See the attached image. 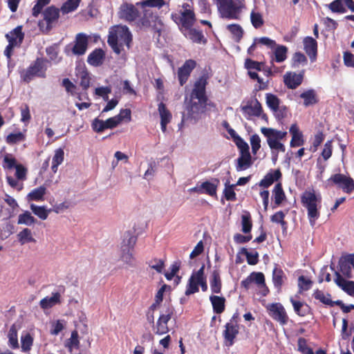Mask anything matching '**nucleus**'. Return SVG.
<instances>
[{
	"label": "nucleus",
	"instance_id": "f03ea898",
	"mask_svg": "<svg viewBox=\"0 0 354 354\" xmlns=\"http://www.w3.org/2000/svg\"><path fill=\"white\" fill-rule=\"evenodd\" d=\"M131 41L132 35L126 26L118 25L110 29L107 42L116 54L121 53L124 46L129 49Z\"/></svg>",
	"mask_w": 354,
	"mask_h": 354
},
{
	"label": "nucleus",
	"instance_id": "0eeeda50",
	"mask_svg": "<svg viewBox=\"0 0 354 354\" xmlns=\"http://www.w3.org/2000/svg\"><path fill=\"white\" fill-rule=\"evenodd\" d=\"M261 131L266 138L268 145L271 150H280L282 152L286 151L284 145L280 141L286 136V131L267 127H262Z\"/></svg>",
	"mask_w": 354,
	"mask_h": 354
},
{
	"label": "nucleus",
	"instance_id": "1a4fd4ad",
	"mask_svg": "<svg viewBox=\"0 0 354 354\" xmlns=\"http://www.w3.org/2000/svg\"><path fill=\"white\" fill-rule=\"evenodd\" d=\"M207 98L192 97L186 106L187 113L183 115V120H196L200 115L205 111L206 107Z\"/></svg>",
	"mask_w": 354,
	"mask_h": 354
},
{
	"label": "nucleus",
	"instance_id": "7ed1b4c3",
	"mask_svg": "<svg viewBox=\"0 0 354 354\" xmlns=\"http://www.w3.org/2000/svg\"><path fill=\"white\" fill-rule=\"evenodd\" d=\"M301 202L307 209L310 225L314 226L320 215L319 206H320L321 197L316 195L314 192L306 191L301 196Z\"/></svg>",
	"mask_w": 354,
	"mask_h": 354
},
{
	"label": "nucleus",
	"instance_id": "5fc2aeb1",
	"mask_svg": "<svg viewBox=\"0 0 354 354\" xmlns=\"http://www.w3.org/2000/svg\"><path fill=\"white\" fill-rule=\"evenodd\" d=\"M250 20L252 26L255 28H260L264 23L261 14L254 10H252L250 13Z\"/></svg>",
	"mask_w": 354,
	"mask_h": 354
},
{
	"label": "nucleus",
	"instance_id": "4c0bfd02",
	"mask_svg": "<svg viewBox=\"0 0 354 354\" xmlns=\"http://www.w3.org/2000/svg\"><path fill=\"white\" fill-rule=\"evenodd\" d=\"M214 182L205 181L201 185V191H203V194H208L211 196H214L216 194V188L219 184L218 179H214Z\"/></svg>",
	"mask_w": 354,
	"mask_h": 354
},
{
	"label": "nucleus",
	"instance_id": "7c9ffc66",
	"mask_svg": "<svg viewBox=\"0 0 354 354\" xmlns=\"http://www.w3.org/2000/svg\"><path fill=\"white\" fill-rule=\"evenodd\" d=\"M59 303H60V294L59 292H53L51 297H46L42 299L39 302V305L42 309H48Z\"/></svg>",
	"mask_w": 354,
	"mask_h": 354
},
{
	"label": "nucleus",
	"instance_id": "de8ad7c7",
	"mask_svg": "<svg viewBox=\"0 0 354 354\" xmlns=\"http://www.w3.org/2000/svg\"><path fill=\"white\" fill-rule=\"evenodd\" d=\"M81 0H67L61 7V11L63 14H67L68 12L75 10Z\"/></svg>",
	"mask_w": 354,
	"mask_h": 354
},
{
	"label": "nucleus",
	"instance_id": "a878e982",
	"mask_svg": "<svg viewBox=\"0 0 354 354\" xmlns=\"http://www.w3.org/2000/svg\"><path fill=\"white\" fill-rule=\"evenodd\" d=\"M281 177V173L279 169L271 171L268 173L259 182V186L267 188L270 187L274 181L278 180Z\"/></svg>",
	"mask_w": 354,
	"mask_h": 354
},
{
	"label": "nucleus",
	"instance_id": "e433bc0d",
	"mask_svg": "<svg viewBox=\"0 0 354 354\" xmlns=\"http://www.w3.org/2000/svg\"><path fill=\"white\" fill-rule=\"evenodd\" d=\"M64 151L62 148H58L55 150V153L52 159L51 169L53 173H56L58 169V167L64 162Z\"/></svg>",
	"mask_w": 354,
	"mask_h": 354
},
{
	"label": "nucleus",
	"instance_id": "052dcab7",
	"mask_svg": "<svg viewBox=\"0 0 354 354\" xmlns=\"http://www.w3.org/2000/svg\"><path fill=\"white\" fill-rule=\"evenodd\" d=\"M25 136L21 133H10L6 137V142L10 145L16 144L24 140Z\"/></svg>",
	"mask_w": 354,
	"mask_h": 354
},
{
	"label": "nucleus",
	"instance_id": "9d476101",
	"mask_svg": "<svg viewBox=\"0 0 354 354\" xmlns=\"http://www.w3.org/2000/svg\"><path fill=\"white\" fill-rule=\"evenodd\" d=\"M48 62L43 59H37L35 63L30 65L26 71L21 73V77L26 82H29L35 76L44 77Z\"/></svg>",
	"mask_w": 354,
	"mask_h": 354
},
{
	"label": "nucleus",
	"instance_id": "09e8293b",
	"mask_svg": "<svg viewBox=\"0 0 354 354\" xmlns=\"http://www.w3.org/2000/svg\"><path fill=\"white\" fill-rule=\"evenodd\" d=\"M77 76V79L80 80V84L84 89H86L89 87L90 77L86 71L83 69L79 70Z\"/></svg>",
	"mask_w": 354,
	"mask_h": 354
},
{
	"label": "nucleus",
	"instance_id": "412c9836",
	"mask_svg": "<svg viewBox=\"0 0 354 354\" xmlns=\"http://www.w3.org/2000/svg\"><path fill=\"white\" fill-rule=\"evenodd\" d=\"M171 311L168 310L166 314H162L159 317L154 328L156 334L162 335L169 331L167 323L171 319Z\"/></svg>",
	"mask_w": 354,
	"mask_h": 354
},
{
	"label": "nucleus",
	"instance_id": "a211bd4d",
	"mask_svg": "<svg viewBox=\"0 0 354 354\" xmlns=\"http://www.w3.org/2000/svg\"><path fill=\"white\" fill-rule=\"evenodd\" d=\"M304 71L300 73L295 72H287L283 76V82L285 85L291 89L298 87L303 81Z\"/></svg>",
	"mask_w": 354,
	"mask_h": 354
},
{
	"label": "nucleus",
	"instance_id": "f3484780",
	"mask_svg": "<svg viewBox=\"0 0 354 354\" xmlns=\"http://www.w3.org/2000/svg\"><path fill=\"white\" fill-rule=\"evenodd\" d=\"M139 12L138 9L132 4L124 3L121 6L119 15L129 22L135 21L138 17Z\"/></svg>",
	"mask_w": 354,
	"mask_h": 354
},
{
	"label": "nucleus",
	"instance_id": "b1692460",
	"mask_svg": "<svg viewBox=\"0 0 354 354\" xmlns=\"http://www.w3.org/2000/svg\"><path fill=\"white\" fill-rule=\"evenodd\" d=\"M304 48L310 60L313 62L317 56V42L311 37H306L304 39Z\"/></svg>",
	"mask_w": 354,
	"mask_h": 354
},
{
	"label": "nucleus",
	"instance_id": "f704fd0d",
	"mask_svg": "<svg viewBox=\"0 0 354 354\" xmlns=\"http://www.w3.org/2000/svg\"><path fill=\"white\" fill-rule=\"evenodd\" d=\"M104 57V51L100 48L95 49L88 55L87 62L91 65L97 66L102 64Z\"/></svg>",
	"mask_w": 354,
	"mask_h": 354
},
{
	"label": "nucleus",
	"instance_id": "13d9d810",
	"mask_svg": "<svg viewBox=\"0 0 354 354\" xmlns=\"http://www.w3.org/2000/svg\"><path fill=\"white\" fill-rule=\"evenodd\" d=\"M33 342V339L30 334H26L21 336V349L23 352H28L31 349Z\"/></svg>",
	"mask_w": 354,
	"mask_h": 354
},
{
	"label": "nucleus",
	"instance_id": "ea45409f",
	"mask_svg": "<svg viewBox=\"0 0 354 354\" xmlns=\"http://www.w3.org/2000/svg\"><path fill=\"white\" fill-rule=\"evenodd\" d=\"M272 197L274 198L275 205L277 206L280 205L286 199V195L280 183L276 184L272 190Z\"/></svg>",
	"mask_w": 354,
	"mask_h": 354
},
{
	"label": "nucleus",
	"instance_id": "ddd939ff",
	"mask_svg": "<svg viewBox=\"0 0 354 354\" xmlns=\"http://www.w3.org/2000/svg\"><path fill=\"white\" fill-rule=\"evenodd\" d=\"M161 21L151 9L143 10V16L140 19L138 25L143 28H156Z\"/></svg>",
	"mask_w": 354,
	"mask_h": 354
},
{
	"label": "nucleus",
	"instance_id": "dca6fc26",
	"mask_svg": "<svg viewBox=\"0 0 354 354\" xmlns=\"http://www.w3.org/2000/svg\"><path fill=\"white\" fill-rule=\"evenodd\" d=\"M241 109L248 120H250L252 117H259L263 111L261 104L257 99L248 102L246 105L241 106Z\"/></svg>",
	"mask_w": 354,
	"mask_h": 354
},
{
	"label": "nucleus",
	"instance_id": "a19ab883",
	"mask_svg": "<svg viewBox=\"0 0 354 354\" xmlns=\"http://www.w3.org/2000/svg\"><path fill=\"white\" fill-rule=\"evenodd\" d=\"M46 192V187L41 185L32 189L28 194V198L30 201H42Z\"/></svg>",
	"mask_w": 354,
	"mask_h": 354
},
{
	"label": "nucleus",
	"instance_id": "a18cd8bd",
	"mask_svg": "<svg viewBox=\"0 0 354 354\" xmlns=\"http://www.w3.org/2000/svg\"><path fill=\"white\" fill-rule=\"evenodd\" d=\"M9 346L13 349L19 348V343L17 339V330L16 326L12 325L8 332V335Z\"/></svg>",
	"mask_w": 354,
	"mask_h": 354
},
{
	"label": "nucleus",
	"instance_id": "58836bf2",
	"mask_svg": "<svg viewBox=\"0 0 354 354\" xmlns=\"http://www.w3.org/2000/svg\"><path fill=\"white\" fill-rule=\"evenodd\" d=\"M211 290L214 293H219L221 290V280L219 271L215 270L212 272L210 280Z\"/></svg>",
	"mask_w": 354,
	"mask_h": 354
},
{
	"label": "nucleus",
	"instance_id": "c756f323",
	"mask_svg": "<svg viewBox=\"0 0 354 354\" xmlns=\"http://www.w3.org/2000/svg\"><path fill=\"white\" fill-rule=\"evenodd\" d=\"M273 49L272 62L274 61L278 63H281L287 59L288 48L286 46L276 44Z\"/></svg>",
	"mask_w": 354,
	"mask_h": 354
},
{
	"label": "nucleus",
	"instance_id": "6e6d98bb",
	"mask_svg": "<svg viewBox=\"0 0 354 354\" xmlns=\"http://www.w3.org/2000/svg\"><path fill=\"white\" fill-rule=\"evenodd\" d=\"M333 12L344 13L346 11L343 0H335L328 5Z\"/></svg>",
	"mask_w": 354,
	"mask_h": 354
},
{
	"label": "nucleus",
	"instance_id": "bf43d9fd",
	"mask_svg": "<svg viewBox=\"0 0 354 354\" xmlns=\"http://www.w3.org/2000/svg\"><path fill=\"white\" fill-rule=\"evenodd\" d=\"M151 268L155 270L157 272L161 273L164 268L165 264L162 259H153L147 263Z\"/></svg>",
	"mask_w": 354,
	"mask_h": 354
},
{
	"label": "nucleus",
	"instance_id": "9b49d317",
	"mask_svg": "<svg viewBox=\"0 0 354 354\" xmlns=\"http://www.w3.org/2000/svg\"><path fill=\"white\" fill-rule=\"evenodd\" d=\"M61 9H58L54 6H51L46 8L43 15V21H40L39 25L41 28H44L45 32L50 31L58 21L59 17V12Z\"/></svg>",
	"mask_w": 354,
	"mask_h": 354
},
{
	"label": "nucleus",
	"instance_id": "49530a36",
	"mask_svg": "<svg viewBox=\"0 0 354 354\" xmlns=\"http://www.w3.org/2000/svg\"><path fill=\"white\" fill-rule=\"evenodd\" d=\"M239 254H244L246 257L247 262L249 265H256L259 261V253L257 252H248L245 248H242Z\"/></svg>",
	"mask_w": 354,
	"mask_h": 354
},
{
	"label": "nucleus",
	"instance_id": "603ef678",
	"mask_svg": "<svg viewBox=\"0 0 354 354\" xmlns=\"http://www.w3.org/2000/svg\"><path fill=\"white\" fill-rule=\"evenodd\" d=\"M235 185H229V181L225 184L223 194L227 201H234L236 199V194L234 191Z\"/></svg>",
	"mask_w": 354,
	"mask_h": 354
},
{
	"label": "nucleus",
	"instance_id": "6e6552de",
	"mask_svg": "<svg viewBox=\"0 0 354 354\" xmlns=\"http://www.w3.org/2000/svg\"><path fill=\"white\" fill-rule=\"evenodd\" d=\"M204 269L205 266L203 265L197 272H193L191 275L185 292L187 296L198 292L199 290L198 286H201L202 290L204 292L207 290L206 279L204 276Z\"/></svg>",
	"mask_w": 354,
	"mask_h": 354
},
{
	"label": "nucleus",
	"instance_id": "4468645a",
	"mask_svg": "<svg viewBox=\"0 0 354 354\" xmlns=\"http://www.w3.org/2000/svg\"><path fill=\"white\" fill-rule=\"evenodd\" d=\"M270 315L281 325H285L288 323V317L285 308L280 303H273L267 306Z\"/></svg>",
	"mask_w": 354,
	"mask_h": 354
},
{
	"label": "nucleus",
	"instance_id": "2f4dec72",
	"mask_svg": "<svg viewBox=\"0 0 354 354\" xmlns=\"http://www.w3.org/2000/svg\"><path fill=\"white\" fill-rule=\"evenodd\" d=\"M290 302L293 306L295 312L301 317H304L310 313V306L304 302L296 301L290 298Z\"/></svg>",
	"mask_w": 354,
	"mask_h": 354
},
{
	"label": "nucleus",
	"instance_id": "0e129e2a",
	"mask_svg": "<svg viewBox=\"0 0 354 354\" xmlns=\"http://www.w3.org/2000/svg\"><path fill=\"white\" fill-rule=\"evenodd\" d=\"M339 269L340 272L342 273V274L347 277V278H351V268L349 266V263L346 261V260L344 259L343 260H341L339 261Z\"/></svg>",
	"mask_w": 354,
	"mask_h": 354
},
{
	"label": "nucleus",
	"instance_id": "69168bd1",
	"mask_svg": "<svg viewBox=\"0 0 354 354\" xmlns=\"http://www.w3.org/2000/svg\"><path fill=\"white\" fill-rule=\"evenodd\" d=\"M298 350L303 354L314 353L313 349L308 346L306 340L303 337L298 339Z\"/></svg>",
	"mask_w": 354,
	"mask_h": 354
},
{
	"label": "nucleus",
	"instance_id": "c85d7f7f",
	"mask_svg": "<svg viewBox=\"0 0 354 354\" xmlns=\"http://www.w3.org/2000/svg\"><path fill=\"white\" fill-rule=\"evenodd\" d=\"M252 165L250 153L240 155L236 159V170L241 171L250 168Z\"/></svg>",
	"mask_w": 354,
	"mask_h": 354
},
{
	"label": "nucleus",
	"instance_id": "f257e3e1",
	"mask_svg": "<svg viewBox=\"0 0 354 354\" xmlns=\"http://www.w3.org/2000/svg\"><path fill=\"white\" fill-rule=\"evenodd\" d=\"M2 167L6 171L15 169V178L7 174L6 181L12 188L21 191L23 189V183H20V181L23 182L26 180L28 174L27 168L22 164L18 163L15 156L9 153H5L3 154Z\"/></svg>",
	"mask_w": 354,
	"mask_h": 354
},
{
	"label": "nucleus",
	"instance_id": "79ce46f5",
	"mask_svg": "<svg viewBox=\"0 0 354 354\" xmlns=\"http://www.w3.org/2000/svg\"><path fill=\"white\" fill-rule=\"evenodd\" d=\"M30 208L32 213L38 216L41 220H46L51 209H47L45 206H39L35 204H31Z\"/></svg>",
	"mask_w": 354,
	"mask_h": 354
},
{
	"label": "nucleus",
	"instance_id": "473e14b6",
	"mask_svg": "<svg viewBox=\"0 0 354 354\" xmlns=\"http://www.w3.org/2000/svg\"><path fill=\"white\" fill-rule=\"evenodd\" d=\"M17 237L21 245L36 242L35 239L33 237L31 230L28 227L24 228L22 230H21L17 234Z\"/></svg>",
	"mask_w": 354,
	"mask_h": 354
},
{
	"label": "nucleus",
	"instance_id": "5701e85b",
	"mask_svg": "<svg viewBox=\"0 0 354 354\" xmlns=\"http://www.w3.org/2000/svg\"><path fill=\"white\" fill-rule=\"evenodd\" d=\"M207 83L206 77L204 76L200 77L194 83V86L190 96L192 97H202V99L207 98L205 95Z\"/></svg>",
	"mask_w": 354,
	"mask_h": 354
},
{
	"label": "nucleus",
	"instance_id": "39448f33",
	"mask_svg": "<svg viewBox=\"0 0 354 354\" xmlns=\"http://www.w3.org/2000/svg\"><path fill=\"white\" fill-rule=\"evenodd\" d=\"M124 236L120 258L126 268H134L137 263L136 259L133 256V247L136 242V238L129 233L125 234Z\"/></svg>",
	"mask_w": 354,
	"mask_h": 354
},
{
	"label": "nucleus",
	"instance_id": "774afa93",
	"mask_svg": "<svg viewBox=\"0 0 354 354\" xmlns=\"http://www.w3.org/2000/svg\"><path fill=\"white\" fill-rule=\"evenodd\" d=\"M292 62V66L297 67L300 64H306L307 63V59L303 53L297 52L294 54Z\"/></svg>",
	"mask_w": 354,
	"mask_h": 354
},
{
	"label": "nucleus",
	"instance_id": "e2e57ef3",
	"mask_svg": "<svg viewBox=\"0 0 354 354\" xmlns=\"http://www.w3.org/2000/svg\"><path fill=\"white\" fill-rule=\"evenodd\" d=\"M50 2V0H37L36 4L32 8V15L35 17L41 13L43 8L48 5Z\"/></svg>",
	"mask_w": 354,
	"mask_h": 354
},
{
	"label": "nucleus",
	"instance_id": "680f3d73",
	"mask_svg": "<svg viewBox=\"0 0 354 354\" xmlns=\"http://www.w3.org/2000/svg\"><path fill=\"white\" fill-rule=\"evenodd\" d=\"M242 232L245 234L249 233L252 229V221L249 215H242L241 216Z\"/></svg>",
	"mask_w": 354,
	"mask_h": 354
},
{
	"label": "nucleus",
	"instance_id": "2eb2a0df",
	"mask_svg": "<svg viewBox=\"0 0 354 354\" xmlns=\"http://www.w3.org/2000/svg\"><path fill=\"white\" fill-rule=\"evenodd\" d=\"M237 317V314H234L232 316L230 322L225 324V329L223 331L224 338L228 342L229 346H232L234 344V340L239 333V326L236 322Z\"/></svg>",
	"mask_w": 354,
	"mask_h": 354
},
{
	"label": "nucleus",
	"instance_id": "20e7f679",
	"mask_svg": "<svg viewBox=\"0 0 354 354\" xmlns=\"http://www.w3.org/2000/svg\"><path fill=\"white\" fill-rule=\"evenodd\" d=\"M218 9L223 17L238 19L245 8V0H216Z\"/></svg>",
	"mask_w": 354,
	"mask_h": 354
},
{
	"label": "nucleus",
	"instance_id": "8fccbe9b",
	"mask_svg": "<svg viewBox=\"0 0 354 354\" xmlns=\"http://www.w3.org/2000/svg\"><path fill=\"white\" fill-rule=\"evenodd\" d=\"M266 100L268 106L274 111L280 105V100L277 95L272 93H267L266 95Z\"/></svg>",
	"mask_w": 354,
	"mask_h": 354
},
{
	"label": "nucleus",
	"instance_id": "6ab92c4d",
	"mask_svg": "<svg viewBox=\"0 0 354 354\" xmlns=\"http://www.w3.org/2000/svg\"><path fill=\"white\" fill-rule=\"evenodd\" d=\"M196 63L193 59L185 61L184 64L179 68L178 71V76L180 84L183 86L187 80L192 70L196 67Z\"/></svg>",
	"mask_w": 354,
	"mask_h": 354
},
{
	"label": "nucleus",
	"instance_id": "cd10ccee",
	"mask_svg": "<svg viewBox=\"0 0 354 354\" xmlns=\"http://www.w3.org/2000/svg\"><path fill=\"white\" fill-rule=\"evenodd\" d=\"M300 97L304 100L305 106H313L318 102V97L314 89H308L300 94Z\"/></svg>",
	"mask_w": 354,
	"mask_h": 354
},
{
	"label": "nucleus",
	"instance_id": "4be33fe9",
	"mask_svg": "<svg viewBox=\"0 0 354 354\" xmlns=\"http://www.w3.org/2000/svg\"><path fill=\"white\" fill-rule=\"evenodd\" d=\"M88 38L84 33H78L76 35L75 44L73 48L75 55H84L87 49Z\"/></svg>",
	"mask_w": 354,
	"mask_h": 354
},
{
	"label": "nucleus",
	"instance_id": "c9c22d12",
	"mask_svg": "<svg viewBox=\"0 0 354 354\" xmlns=\"http://www.w3.org/2000/svg\"><path fill=\"white\" fill-rule=\"evenodd\" d=\"M37 221V219L32 215L31 212L27 210L19 214L17 218L18 225H24L26 226L34 225Z\"/></svg>",
	"mask_w": 354,
	"mask_h": 354
},
{
	"label": "nucleus",
	"instance_id": "3c124183",
	"mask_svg": "<svg viewBox=\"0 0 354 354\" xmlns=\"http://www.w3.org/2000/svg\"><path fill=\"white\" fill-rule=\"evenodd\" d=\"M66 346L68 348L70 351H72L73 348H79L80 346V341L78 333L77 330H73L71 333V337L68 339Z\"/></svg>",
	"mask_w": 354,
	"mask_h": 354
},
{
	"label": "nucleus",
	"instance_id": "338daca9",
	"mask_svg": "<svg viewBox=\"0 0 354 354\" xmlns=\"http://www.w3.org/2000/svg\"><path fill=\"white\" fill-rule=\"evenodd\" d=\"M250 141L252 152L253 154H256L261 147V139L257 134H254L250 137Z\"/></svg>",
	"mask_w": 354,
	"mask_h": 354
},
{
	"label": "nucleus",
	"instance_id": "aec40b11",
	"mask_svg": "<svg viewBox=\"0 0 354 354\" xmlns=\"http://www.w3.org/2000/svg\"><path fill=\"white\" fill-rule=\"evenodd\" d=\"M181 32L186 38L189 39L194 43L203 44L207 43L206 38L205 37L203 32L200 30L190 27L185 30H183Z\"/></svg>",
	"mask_w": 354,
	"mask_h": 354
},
{
	"label": "nucleus",
	"instance_id": "4d7b16f0",
	"mask_svg": "<svg viewBox=\"0 0 354 354\" xmlns=\"http://www.w3.org/2000/svg\"><path fill=\"white\" fill-rule=\"evenodd\" d=\"M314 297L316 299L319 300L321 302L330 306H333L334 303L330 298V295H325L322 291L316 290L314 293Z\"/></svg>",
	"mask_w": 354,
	"mask_h": 354
},
{
	"label": "nucleus",
	"instance_id": "37998d69",
	"mask_svg": "<svg viewBox=\"0 0 354 354\" xmlns=\"http://www.w3.org/2000/svg\"><path fill=\"white\" fill-rule=\"evenodd\" d=\"M285 278L283 271L276 266L272 272V281L274 286L279 289L283 283Z\"/></svg>",
	"mask_w": 354,
	"mask_h": 354
},
{
	"label": "nucleus",
	"instance_id": "72a5a7b5",
	"mask_svg": "<svg viewBox=\"0 0 354 354\" xmlns=\"http://www.w3.org/2000/svg\"><path fill=\"white\" fill-rule=\"evenodd\" d=\"M213 310L216 314L222 313L225 310V299L223 297L212 295L209 297Z\"/></svg>",
	"mask_w": 354,
	"mask_h": 354
},
{
	"label": "nucleus",
	"instance_id": "393cba45",
	"mask_svg": "<svg viewBox=\"0 0 354 354\" xmlns=\"http://www.w3.org/2000/svg\"><path fill=\"white\" fill-rule=\"evenodd\" d=\"M158 112L160 117L161 129L163 132H165L167 129V124L171 121V114L166 108L165 104L162 102H160L158 104Z\"/></svg>",
	"mask_w": 354,
	"mask_h": 354
},
{
	"label": "nucleus",
	"instance_id": "f8f14e48",
	"mask_svg": "<svg viewBox=\"0 0 354 354\" xmlns=\"http://www.w3.org/2000/svg\"><path fill=\"white\" fill-rule=\"evenodd\" d=\"M328 185H336L346 193L350 194L354 190V180L349 176L336 174L327 180Z\"/></svg>",
	"mask_w": 354,
	"mask_h": 354
},
{
	"label": "nucleus",
	"instance_id": "423d86ee",
	"mask_svg": "<svg viewBox=\"0 0 354 354\" xmlns=\"http://www.w3.org/2000/svg\"><path fill=\"white\" fill-rule=\"evenodd\" d=\"M171 17L180 27V31L192 27L196 21L194 10L188 3H184L183 9L178 13H172Z\"/></svg>",
	"mask_w": 354,
	"mask_h": 354
},
{
	"label": "nucleus",
	"instance_id": "864d4df0",
	"mask_svg": "<svg viewBox=\"0 0 354 354\" xmlns=\"http://www.w3.org/2000/svg\"><path fill=\"white\" fill-rule=\"evenodd\" d=\"M227 30L232 33L236 41H239L243 37V29L238 24H230L227 27Z\"/></svg>",
	"mask_w": 354,
	"mask_h": 354
},
{
	"label": "nucleus",
	"instance_id": "c03bdc74",
	"mask_svg": "<svg viewBox=\"0 0 354 354\" xmlns=\"http://www.w3.org/2000/svg\"><path fill=\"white\" fill-rule=\"evenodd\" d=\"M140 6L143 10L151 9V8H160L165 5L164 0H145L136 3Z\"/></svg>",
	"mask_w": 354,
	"mask_h": 354
},
{
	"label": "nucleus",
	"instance_id": "bb28decb",
	"mask_svg": "<svg viewBox=\"0 0 354 354\" xmlns=\"http://www.w3.org/2000/svg\"><path fill=\"white\" fill-rule=\"evenodd\" d=\"M10 44L16 46L20 45L24 39V33L21 26L16 27L13 30L6 35Z\"/></svg>",
	"mask_w": 354,
	"mask_h": 354
}]
</instances>
